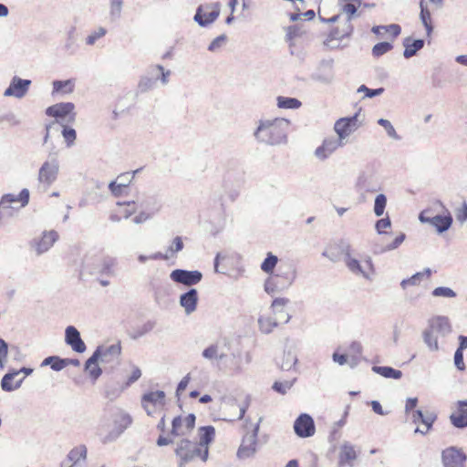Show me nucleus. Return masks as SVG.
<instances>
[{"label": "nucleus", "instance_id": "obj_54", "mask_svg": "<svg viewBox=\"0 0 467 467\" xmlns=\"http://www.w3.org/2000/svg\"><path fill=\"white\" fill-rule=\"evenodd\" d=\"M284 358L285 360H284L281 364V368L283 370H289L293 368V366L296 365L297 358L294 353L291 351H288L287 353H285Z\"/></svg>", "mask_w": 467, "mask_h": 467}, {"label": "nucleus", "instance_id": "obj_38", "mask_svg": "<svg viewBox=\"0 0 467 467\" xmlns=\"http://www.w3.org/2000/svg\"><path fill=\"white\" fill-rule=\"evenodd\" d=\"M124 0H109V16L110 21L114 22L120 18Z\"/></svg>", "mask_w": 467, "mask_h": 467}, {"label": "nucleus", "instance_id": "obj_13", "mask_svg": "<svg viewBox=\"0 0 467 467\" xmlns=\"http://www.w3.org/2000/svg\"><path fill=\"white\" fill-rule=\"evenodd\" d=\"M31 85V80L23 79L16 76H15L9 87L5 90V97H15L16 99H22L26 96L28 91V88Z\"/></svg>", "mask_w": 467, "mask_h": 467}, {"label": "nucleus", "instance_id": "obj_46", "mask_svg": "<svg viewBox=\"0 0 467 467\" xmlns=\"http://www.w3.org/2000/svg\"><path fill=\"white\" fill-rule=\"evenodd\" d=\"M386 205H387L386 195L383 193L378 194L375 198L374 208H373V211H374V213L376 214V216L379 217L384 213Z\"/></svg>", "mask_w": 467, "mask_h": 467}, {"label": "nucleus", "instance_id": "obj_49", "mask_svg": "<svg viewBox=\"0 0 467 467\" xmlns=\"http://www.w3.org/2000/svg\"><path fill=\"white\" fill-rule=\"evenodd\" d=\"M107 34V29L99 26L96 30L92 31L86 38V44L93 46L95 43Z\"/></svg>", "mask_w": 467, "mask_h": 467}, {"label": "nucleus", "instance_id": "obj_47", "mask_svg": "<svg viewBox=\"0 0 467 467\" xmlns=\"http://www.w3.org/2000/svg\"><path fill=\"white\" fill-rule=\"evenodd\" d=\"M405 237L406 236H405L404 234H400L389 244H388V245H386L384 247L376 248L375 249V253L382 254V253H385V252H388V251H392V250L397 249L404 242Z\"/></svg>", "mask_w": 467, "mask_h": 467}, {"label": "nucleus", "instance_id": "obj_45", "mask_svg": "<svg viewBox=\"0 0 467 467\" xmlns=\"http://www.w3.org/2000/svg\"><path fill=\"white\" fill-rule=\"evenodd\" d=\"M277 262H278L277 256L274 255L271 253H268L266 258L261 264L262 271H264L266 274L273 273Z\"/></svg>", "mask_w": 467, "mask_h": 467}, {"label": "nucleus", "instance_id": "obj_34", "mask_svg": "<svg viewBox=\"0 0 467 467\" xmlns=\"http://www.w3.org/2000/svg\"><path fill=\"white\" fill-rule=\"evenodd\" d=\"M215 436V429L213 426H204L199 429V441L197 442L202 449L209 450L210 443L213 442Z\"/></svg>", "mask_w": 467, "mask_h": 467}, {"label": "nucleus", "instance_id": "obj_22", "mask_svg": "<svg viewBox=\"0 0 467 467\" xmlns=\"http://www.w3.org/2000/svg\"><path fill=\"white\" fill-rule=\"evenodd\" d=\"M19 377V372L16 369H12L7 372L1 379V388L4 391L10 392L20 388L25 377Z\"/></svg>", "mask_w": 467, "mask_h": 467}, {"label": "nucleus", "instance_id": "obj_58", "mask_svg": "<svg viewBox=\"0 0 467 467\" xmlns=\"http://www.w3.org/2000/svg\"><path fill=\"white\" fill-rule=\"evenodd\" d=\"M226 42V36L221 35L214 38L208 47V50L211 52L218 51Z\"/></svg>", "mask_w": 467, "mask_h": 467}, {"label": "nucleus", "instance_id": "obj_64", "mask_svg": "<svg viewBox=\"0 0 467 467\" xmlns=\"http://www.w3.org/2000/svg\"><path fill=\"white\" fill-rule=\"evenodd\" d=\"M168 258H169L168 254H161L160 252H157V253L152 254H150L149 256L140 254V255H139L138 260H139L140 263L144 264L148 260H159V259L167 260Z\"/></svg>", "mask_w": 467, "mask_h": 467}, {"label": "nucleus", "instance_id": "obj_24", "mask_svg": "<svg viewBox=\"0 0 467 467\" xmlns=\"http://www.w3.org/2000/svg\"><path fill=\"white\" fill-rule=\"evenodd\" d=\"M95 351L99 352V360L102 363L113 362L118 359L120 355L121 348L119 344L110 346H99Z\"/></svg>", "mask_w": 467, "mask_h": 467}, {"label": "nucleus", "instance_id": "obj_36", "mask_svg": "<svg viewBox=\"0 0 467 467\" xmlns=\"http://www.w3.org/2000/svg\"><path fill=\"white\" fill-rule=\"evenodd\" d=\"M431 275V270L425 268L424 271L418 272L408 279H403L400 283V286L406 289L409 285H419L423 279H429Z\"/></svg>", "mask_w": 467, "mask_h": 467}, {"label": "nucleus", "instance_id": "obj_3", "mask_svg": "<svg viewBox=\"0 0 467 467\" xmlns=\"http://www.w3.org/2000/svg\"><path fill=\"white\" fill-rule=\"evenodd\" d=\"M175 454L181 459L182 464L188 463L196 458H200L205 462L209 458V450L202 449L197 442L182 439L177 443Z\"/></svg>", "mask_w": 467, "mask_h": 467}, {"label": "nucleus", "instance_id": "obj_44", "mask_svg": "<svg viewBox=\"0 0 467 467\" xmlns=\"http://www.w3.org/2000/svg\"><path fill=\"white\" fill-rule=\"evenodd\" d=\"M87 457V448L85 445H79L74 449H72L68 455L67 460L72 462V464L77 463L81 459H86Z\"/></svg>", "mask_w": 467, "mask_h": 467}, {"label": "nucleus", "instance_id": "obj_42", "mask_svg": "<svg viewBox=\"0 0 467 467\" xmlns=\"http://www.w3.org/2000/svg\"><path fill=\"white\" fill-rule=\"evenodd\" d=\"M191 431L186 429L184 422L182 421V418L181 416H177L172 420L171 422V434L174 437L186 436Z\"/></svg>", "mask_w": 467, "mask_h": 467}, {"label": "nucleus", "instance_id": "obj_29", "mask_svg": "<svg viewBox=\"0 0 467 467\" xmlns=\"http://www.w3.org/2000/svg\"><path fill=\"white\" fill-rule=\"evenodd\" d=\"M430 328L436 334L445 337L451 331L449 319L445 317H436L430 321Z\"/></svg>", "mask_w": 467, "mask_h": 467}, {"label": "nucleus", "instance_id": "obj_21", "mask_svg": "<svg viewBox=\"0 0 467 467\" xmlns=\"http://www.w3.org/2000/svg\"><path fill=\"white\" fill-rule=\"evenodd\" d=\"M355 187L360 193L377 192L375 176L369 172H361L356 182Z\"/></svg>", "mask_w": 467, "mask_h": 467}, {"label": "nucleus", "instance_id": "obj_62", "mask_svg": "<svg viewBox=\"0 0 467 467\" xmlns=\"http://www.w3.org/2000/svg\"><path fill=\"white\" fill-rule=\"evenodd\" d=\"M118 204L119 205H122V204L126 205V208L124 210V217L125 218H129L130 216H131L132 214H134L135 213H137L139 211L137 202H135V200L132 202H124V203L118 202Z\"/></svg>", "mask_w": 467, "mask_h": 467}, {"label": "nucleus", "instance_id": "obj_50", "mask_svg": "<svg viewBox=\"0 0 467 467\" xmlns=\"http://www.w3.org/2000/svg\"><path fill=\"white\" fill-rule=\"evenodd\" d=\"M378 124L384 128L386 130L388 136L393 140H400V137L396 132L393 125L391 122L385 119H378Z\"/></svg>", "mask_w": 467, "mask_h": 467}, {"label": "nucleus", "instance_id": "obj_41", "mask_svg": "<svg viewBox=\"0 0 467 467\" xmlns=\"http://www.w3.org/2000/svg\"><path fill=\"white\" fill-rule=\"evenodd\" d=\"M281 322L276 317H261L258 319L260 330L265 334L271 333Z\"/></svg>", "mask_w": 467, "mask_h": 467}, {"label": "nucleus", "instance_id": "obj_18", "mask_svg": "<svg viewBox=\"0 0 467 467\" xmlns=\"http://www.w3.org/2000/svg\"><path fill=\"white\" fill-rule=\"evenodd\" d=\"M75 105L73 103L61 102L48 107L46 113L56 119H64L69 116L68 121H73L75 119V113H73Z\"/></svg>", "mask_w": 467, "mask_h": 467}, {"label": "nucleus", "instance_id": "obj_25", "mask_svg": "<svg viewBox=\"0 0 467 467\" xmlns=\"http://www.w3.org/2000/svg\"><path fill=\"white\" fill-rule=\"evenodd\" d=\"M289 303L287 298H275L271 305L272 312L281 323L286 324L291 319V316L285 310V306Z\"/></svg>", "mask_w": 467, "mask_h": 467}, {"label": "nucleus", "instance_id": "obj_26", "mask_svg": "<svg viewBox=\"0 0 467 467\" xmlns=\"http://www.w3.org/2000/svg\"><path fill=\"white\" fill-rule=\"evenodd\" d=\"M457 405L458 411L450 416V420L455 428L463 429L467 427V400H459Z\"/></svg>", "mask_w": 467, "mask_h": 467}, {"label": "nucleus", "instance_id": "obj_61", "mask_svg": "<svg viewBox=\"0 0 467 467\" xmlns=\"http://www.w3.org/2000/svg\"><path fill=\"white\" fill-rule=\"evenodd\" d=\"M8 345L0 338V367L3 368L7 361Z\"/></svg>", "mask_w": 467, "mask_h": 467}, {"label": "nucleus", "instance_id": "obj_20", "mask_svg": "<svg viewBox=\"0 0 467 467\" xmlns=\"http://www.w3.org/2000/svg\"><path fill=\"white\" fill-rule=\"evenodd\" d=\"M358 458V453L354 445L345 441L339 451L338 465L339 467H354V462Z\"/></svg>", "mask_w": 467, "mask_h": 467}, {"label": "nucleus", "instance_id": "obj_10", "mask_svg": "<svg viewBox=\"0 0 467 467\" xmlns=\"http://www.w3.org/2000/svg\"><path fill=\"white\" fill-rule=\"evenodd\" d=\"M294 431L300 438L312 437L316 431L313 418L306 413L300 414L294 422Z\"/></svg>", "mask_w": 467, "mask_h": 467}, {"label": "nucleus", "instance_id": "obj_1", "mask_svg": "<svg viewBox=\"0 0 467 467\" xmlns=\"http://www.w3.org/2000/svg\"><path fill=\"white\" fill-rule=\"evenodd\" d=\"M290 121L284 118L258 120L254 137L258 143L279 146L286 144Z\"/></svg>", "mask_w": 467, "mask_h": 467}, {"label": "nucleus", "instance_id": "obj_37", "mask_svg": "<svg viewBox=\"0 0 467 467\" xmlns=\"http://www.w3.org/2000/svg\"><path fill=\"white\" fill-rule=\"evenodd\" d=\"M150 74L151 77L143 76L140 78L138 84V89L140 92L144 93L155 88L159 76L155 75V72H153L152 69H150Z\"/></svg>", "mask_w": 467, "mask_h": 467}, {"label": "nucleus", "instance_id": "obj_16", "mask_svg": "<svg viewBox=\"0 0 467 467\" xmlns=\"http://www.w3.org/2000/svg\"><path fill=\"white\" fill-rule=\"evenodd\" d=\"M353 32V26L351 23L345 22L344 25L341 27H336L333 29L324 44L330 48H337L339 47V40L343 39L344 37L349 36Z\"/></svg>", "mask_w": 467, "mask_h": 467}, {"label": "nucleus", "instance_id": "obj_19", "mask_svg": "<svg viewBox=\"0 0 467 467\" xmlns=\"http://www.w3.org/2000/svg\"><path fill=\"white\" fill-rule=\"evenodd\" d=\"M65 342L67 345L70 346L74 351L78 353H83L86 350V345L84 341L81 339L80 333L73 326H68L66 328Z\"/></svg>", "mask_w": 467, "mask_h": 467}, {"label": "nucleus", "instance_id": "obj_63", "mask_svg": "<svg viewBox=\"0 0 467 467\" xmlns=\"http://www.w3.org/2000/svg\"><path fill=\"white\" fill-rule=\"evenodd\" d=\"M391 226V222L389 217L382 218L377 221L375 224L376 231L379 234H385V229L389 228Z\"/></svg>", "mask_w": 467, "mask_h": 467}, {"label": "nucleus", "instance_id": "obj_15", "mask_svg": "<svg viewBox=\"0 0 467 467\" xmlns=\"http://www.w3.org/2000/svg\"><path fill=\"white\" fill-rule=\"evenodd\" d=\"M357 115L349 118H342L336 121L334 130L337 134V139L345 140L357 129Z\"/></svg>", "mask_w": 467, "mask_h": 467}, {"label": "nucleus", "instance_id": "obj_48", "mask_svg": "<svg viewBox=\"0 0 467 467\" xmlns=\"http://www.w3.org/2000/svg\"><path fill=\"white\" fill-rule=\"evenodd\" d=\"M435 332H433L431 328L427 329L423 333V338L426 345L429 347L431 350H438V340L437 337L435 336Z\"/></svg>", "mask_w": 467, "mask_h": 467}, {"label": "nucleus", "instance_id": "obj_55", "mask_svg": "<svg viewBox=\"0 0 467 467\" xmlns=\"http://www.w3.org/2000/svg\"><path fill=\"white\" fill-rule=\"evenodd\" d=\"M139 172V170H136L131 172H125L117 177V180L115 182H119L120 186H123L124 188L128 187L131 181L134 179L135 174Z\"/></svg>", "mask_w": 467, "mask_h": 467}, {"label": "nucleus", "instance_id": "obj_39", "mask_svg": "<svg viewBox=\"0 0 467 467\" xmlns=\"http://www.w3.org/2000/svg\"><path fill=\"white\" fill-rule=\"evenodd\" d=\"M372 370L386 378V379H399L402 377V372L399 369H395L391 367H381V366H373Z\"/></svg>", "mask_w": 467, "mask_h": 467}, {"label": "nucleus", "instance_id": "obj_14", "mask_svg": "<svg viewBox=\"0 0 467 467\" xmlns=\"http://www.w3.org/2000/svg\"><path fill=\"white\" fill-rule=\"evenodd\" d=\"M58 172V162L56 159L43 163L38 172V180L41 183L51 185L57 179Z\"/></svg>", "mask_w": 467, "mask_h": 467}, {"label": "nucleus", "instance_id": "obj_60", "mask_svg": "<svg viewBox=\"0 0 467 467\" xmlns=\"http://www.w3.org/2000/svg\"><path fill=\"white\" fill-rule=\"evenodd\" d=\"M429 209H431V215H435V214H445V213L447 212H450L446 207L445 205L442 203V202L437 200L435 201L431 207H430Z\"/></svg>", "mask_w": 467, "mask_h": 467}, {"label": "nucleus", "instance_id": "obj_32", "mask_svg": "<svg viewBox=\"0 0 467 467\" xmlns=\"http://www.w3.org/2000/svg\"><path fill=\"white\" fill-rule=\"evenodd\" d=\"M202 356L208 360H223L226 354L223 351L219 343H213L203 349Z\"/></svg>", "mask_w": 467, "mask_h": 467}, {"label": "nucleus", "instance_id": "obj_43", "mask_svg": "<svg viewBox=\"0 0 467 467\" xmlns=\"http://www.w3.org/2000/svg\"><path fill=\"white\" fill-rule=\"evenodd\" d=\"M277 106L280 109H298L301 106L300 100L295 98H288V97H277Z\"/></svg>", "mask_w": 467, "mask_h": 467}, {"label": "nucleus", "instance_id": "obj_17", "mask_svg": "<svg viewBox=\"0 0 467 467\" xmlns=\"http://www.w3.org/2000/svg\"><path fill=\"white\" fill-rule=\"evenodd\" d=\"M135 202H137L139 210L149 213L150 216L159 213L161 208L160 200L153 195H138Z\"/></svg>", "mask_w": 467, "mask_h": 467}, {"label": "nucleus", "instance_id": "obj_11", "mask_svg": "<svg viewBox=\"0 0 467 467\" xmlns=\"http://www.w3.org/2000/svg\"><path fill=\"white\" fill-rule=\"evenodd\" d=\"M170 277L175 283L192 286L202 280V274L198 270L189 271L184 269H175L171 271Z\"/></svg>", "mask_w": 467, "mask_h": 467}, {"label": "nucleus", "instance_id": "obj_28", "mask_svg": "<svg viewBox=\"0 0 467 467\" xmlns=\"http://www.w3.org/2000/svg\"><path fill=\"white\" fill-rule=\"evenodd\" d=\"M164 399L165 393L162 390L145 393L141 399L142 407L146 410L147 414L150 416L153 414V410L149 408L147 403H151L153 405L163 404Z\"/></svg>", "mask_w": 467, "mask_h": 467}, {"label": "nucleus", "instance_id": "obj_12", "mask_svg": "<svg viewBox=\"0 0 467 467\" xmlns=\"http://www.w3.org/2000/svg\"><path fill=\"white\" fill-rule=\"evenodd\" d=\"M345 143V141H342V140H339L337 137L326 138L323 140V143L316 149L315 156L320 161H325L338 148L343 147Z\"/></svg>", "mask_w": 467, "mask_h": 467}, {"label": "nucleus", "instance_id": "obj_52", "mask_svg": "<svg viewBox=\"0 0 467 467\" xmlns=\"http://www.w3.org/2000/svg\"><path fill=\"white\" fill-rule=\"evenodd\" d=\"M296 379L292 380L275 381L273 385V389L280 394H285L288 389L292 388Z\"/></svg>", "mask_w": 467, "mask_h": 467}, {"label": "nucleus", "instance_id": "obj_35", "mask_svg": "<svg viewBox=\"0 0 467 467\" xmlns=\"http://www.w3.org/2000/svg\"><path fill=\"white\" fill-rule=\"evenodd\" d=\"M420 21L426 29L427 36H430L433 31V26L431 25V11L429 10L425 0L420 1Z\"/></svg>", "mask_w": 467, "mask_h": 467}, {"label": "nucleus", "instance_id": "obj_51", "mask_svg": "<svg viewBox=\"0 0 467 467\" xmlns=\"http://www.w3.org/2000/svg\"><path fill=\"white\" fill-rule=\"evenodd\" d=\"M391 49H392V45L390 43H389V42H380V43L376 44L373 47V48H372V55L375 57H379L386 54L387 52H389Z\"/></svg>", "mask_w": 467, "mask_h": 467}, {"label": "nucleus", "instance_id": "obj_5", "mask_svg": "<svg viewBox=\"0 0 467 467\" xmlns=\"http://www.w3.org/2000/svg\"><path fill=\"white\" fill-rule=\"evenodd\" d=\"M263 418L260 417L258 422L254 426L251 432H247L238 448L236 456L240 460H246L253 458L257 451V436L259 431V426Z\"/></svg>", "mask_w": 467, "mask_h": 467}, {"label": "nucleus", "instance_id": "obj_23", "mask_svg": "<svg viewBox=\"0 0 467 467\" xmlns=\"http://www.w3.org/2000/svg\"><path fill=\"white\" fill-rule=\"evenodd\" d=\"M198 304V292L195 288H191L180 296V305L184 308L186 315L192 314Z\"/></svg>", "mask_w": 467, "mask_h": 467}, {"label": "nucleus", "instance_id": "obj_7", "mask_svg": "<svg viewBox=\"0 0 467 467\" xmlns=\"http://www.w3.org/2000/svg\"><path fill=\"white\" fill-rule=\"evenodd\" d=\"M219 15V3H212L204 5H201L197 8L193 19L200 26L204 27L213 24L218 18Z\"/></svg>", "mask_w": 467, "mask_h": 467}, {"label": "nucleus", "instance_id": "obj_30", "mask_svg": "<svg viewBox=\"0 0 467 467\" xmlns=\"http://www.w3.org/2000/svg\"><path fill=\"white\" fill-rule=\"evenodd\" d=\"M279 275L269 276L265 282V291L268 295H274L281 292L291 285V282L283 283L281 282Z\"/></svg>", "mask_w": 467, "mask_h": 467}, {"label": "nucleus", "instance_id": "obj_4", "mask_svg": "<svg viewBox=\"0 0 467 467\" xmlns=\"http://www.w3.org/2000/svg\"><path fill=\"white\" fill-rule=\"evenodd\" d=\"M132 419L130 414L123 410H119L112 415V422L103 425L101 431L108 433L102 438L103 443H109L115 441L124 432L131 424Z\"/></svg>", "mask_w": 467, "mask_h": 467}, {"label": "nucleus", "instance_id": "obj_31", "mask_svg": "<svg viewBox=\"0 0 467 467\" xmlns=\"http://www.w3.org/2000/svg\"><path fill=\"white\" fill-rule=\"evenodd\" d=\"M99 352L94 351L92 356L85 363V371L88 373L93 380H97L102 373L101 368L99 367Z\"/></svg>", "mask_w": 467, "mask_h": 467}, {"label": "nucleus", "instance_id": "obj_8", "mask_svg": "<svg viewBox=\"0 0 467 467\" xmlns=\"http://www.w3.org/2000/svg\"><path fill=\"white\" fill-rule=\"evenodd\" d=\"M441 460L443 467H464L467 454L462 448L450 446L441 451Z\"/></svg>", "mask_w": 467, "mask_h": 467}, {"label": "nucleus", "instance_id": "obj_33", "mask_svg": "<svg viewBox=\"0 0 467 467\" xmlns=\"http://www.w3.org/2000/svg\"><path fill=\"white\" fill-rule=\"evenodd\" d=\"M405 50L403 56L406 58H410L416 55V53L424 47V40L422 39H411L407 37L403 41Z\"/></svg>", "mask_w": 467, "mask_h": 467}, {"label": "nucleus", "instance_id": "obj_9", "mask_svg": "<svg viewBox=\"0 0 467 467\" xmlns=\"http://www.w3.org/2000/svg\"><path fill=\"white\" fill-rule=\"evenodd\" d=\"M117 259L115 257L105 255L98 258L92 265L87 261L86 266L89 267L90 274H101L107 275H115V266Z\"/></svg>", "mask_w": 467, "mask_h": 467}, {"label": "nucleus", "instance_id": "obj_56", "mask_svg": "<svg viewBox=\"0 0 467 467\" xmlns=\"http://www.w3.org/2000/svg\"><path fill=\"white\" fill-rule=\"evenodd\" d=\"M358 93L364 92L365 95H364L363 98H374L376 96L381 95L384 92V88H379L371 89V88H368L365 85H361L358 88Z\"/></svg>", "mask_w": 467, "mask_h": 467}, {"label": "nucleus", "instance_id": "obj_2", "mask_svg": "<svg viewBox=\"0 0 467 467\" xmlns=\"http://www.w3.org/2000/svg\"><path fill=\"white\" fill-rule=\"evenodd\" d=\"M344 263L347 268L355 275L361 276L366 280H371L375 274V268L370 256H365L362 260H358L351 255L350 246L346 245L342 249Z\"/></svg>", "mask_w": 467, "mask_h": 467}, {"label": "nucleus", "instance_id": "obj_27", "mask_svg": "<svg viewBox=\"0 0 467 467\" xmlns=\"http://www.w3.org/2000/svg\"><path fill=\"white\" fill-rule=\"evenodd\" d=\"M58 238V234L54 231L44 232L40 240L36 242L37 254L47 252Z\"/></svg>", "mask_w": 467, "mask_h": 467}, {"label": "nucleus", "instance_id": "obj_59", "mask_svg": "<svg viewBox=\"0 0 467 467\" xmlns=\"http://www.w3.org/2000/svg\"><path fill=\"white\" fill-rule=\"evenodd\" d=\"M432 296H443V297H454L456 296L455 292L449 287H436L432 291Z\"/></svg>", "mask_w": 467, "mask_h": 467}, {"label": "nucleus", "instance_id": "obj_6", "mask_svg": "<svg viewBox=\"0 0 467 467\" xmlns=\"http://www.w3.org/2000/svg\"><path fill=\"white\" fill-rule=\"evenodd\" d=\"M419 220L423 223H429L435 227L439 234L446 232L452 224L453 219L450 212L445 214H431V209L423 210L420 215Z\"/></svg>", "mask_w": 467, "mask_h": 467}, {"label": "nucleus", "instance_id": "obj_40", "mask_svg": "<svg viewBox=\"0 0 467 467\" xmlns=\"http://www.w3.org/2000/svg\"><path fill=\"white\" fill-rule=\"evenodd\" d=\"M75 87L74 79H67V80H55L53 82V92H60L63 94L72 93Z\"/></svg>", "mask_w": 467, "mask_h": 467}, {"label": "nucleus", "instance_id": "obj_53", "mask_svg": "<svg viewBox=\"0 0 467 467\" xmlns=\"http://www.w3.org/2000/svg\"><path fill=\"white\" fill-rule=\"evenodd\" d=\"M152 71L155 72V75L159 76V79L161 80L162 85H167L169 82V76L171 75L170 70H165L164 67L161 65H156L151 67Z\"/></svg>", "mask_w": 467, "mask_h": 467}, {"label": "nucleus", "instance_id": "obj_57", "mask_svg": "<svg viewBox=\"0 0 467 467\" xmlns=\"http://www.w3.org/2000/svg\"><path fill=\"white\" fill-rule=\"evenodd\" d=\"M62 135L67 142V147H70L74 144L77 133L73 128L64 127L62 130Z\"/></svg>", "mask_w": 467, "mask_h": 467}]
</instances>
